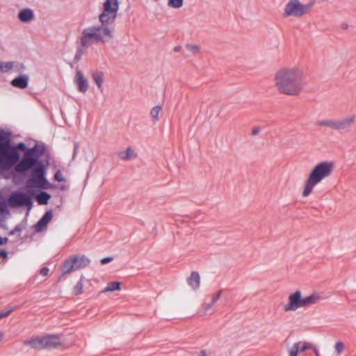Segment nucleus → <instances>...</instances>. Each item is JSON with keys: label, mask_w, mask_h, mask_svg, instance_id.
I'll return each instance as SVG.
<instances>
[{"label": "nucleus", "mask_w": 356, "mask_h": 356, "mask_svg": "<svg viewBox=\"0 0 356 356\" xmlns=\"http://www.w3.org/2000/svg\"><path fill=\"white\" fill-rule=\"evenodd\" d=\"M277 92L289 96L299 95L306 85L303 72L298 67H282L274 76Z\"/></svg>", "instance_id": "f257e3e1"}, {"label": "nucleus", "mask_w": 356, "mask_h": 356, "mask_svg": "<svg viewBox=\"0 0 356 356\" xmlns=\"http://www.w3.org/2000/svg\"><path fill=\"white\" fill-rule=\"evenodd\" d=\"M116 16L103 11L99 16L100 25H94L84 29L80 38V44L83 49L92 44L106 43L113 37L114 28L109 26L113 23Z\"/></svg>", "instance_id": "f03ea898"}, {"label": "nucleus", "mask_w": 356, "mask_h": 356, "mask_svg": "<svg viewBox=\"0 0 356 356\" xmlns=\"http://www.w3.org/2000/svg\"><path fill=\"white\" fill-rule=\"evenodd\" d=\"M11 148H14L17 152L18 150L25 151L21 161H18L15 164V171L20 173L25 172L33 168L38 163V159L44 154L45 151L43 145H35L31 148H26L24 143H19L16 146H11Z\"/></svg>", "instance_id": "7ed1b4c3"}, {"label": "nucleus", "mask_w": 356, "mask_h": 356, "mask_svg": "<svg viewBox=\"0 0 356 356\" xmlns=\"http://www.w3.org/2000/svg\"><path fill=\"white\" fill-rule=\"evenodd\" d=\"M333 170L334 163L331 161H323L316 164L305 181L302 196H309L316 185L332 175Z\"/></svg>", "instance_id": "20e7f679"}, {"label": "nucleus", "mask_w": 356, "mask_h": 356, "mask_svg": "<svg viewBox=\"0 0 356 356\" xmlns=\"http://www.w3.org/2000/svg\"><path fill=\"white\" fill-rule=\"evenodd\" d=\"M9 136L5 131H0V169L4 170H10L20 158L19 153L11 148Z\"/></svg>", "instance_id": "39448f33"}, {"label": "nucleus", "mask_w": 356, "mask_h": 356, "mask_svg": "<svg viewBox=\"0 0 356 356\" xmlns=\"http://www.w3.org/2000/svg\"><path fill=\"white\" fill-rule=\"evenodd\" d=\"M31 169V179L27 181V186L42 189L50 188V184L45 177V168L42 162L38 163Z\"/></svg>", "instance_id": "423d86ee"}, {"label": "nucleus", "mask_w": 356, "mask_h": 356, "mask_svg": "<svg viewBox=\"0 0 356 356\" xmlns=\"http://www.w3.org/2000/svg\"><path fill=\"white\" fill-rule=\"evenodd\" d=\"M355 115H352L341 119H326L317 122L321 127H327L333 130H348L355 122Z\"/></svg>", "instance_id": "0eeeda50"}, {"label": "nucleus", "mask_w": 356, "mask_h": 356, "mask_svg": "<svg viewBox=\"0 0 356 356\" xmlns=\"http://www.w3.org/2000/svg\"><path fill=\"white\" fill-rule=\"evenodd\" d=\"M314 3L302 4L299 0H290L284 8V14L286 16L301 17L310 10Z\"/></svg>", "instance_id": "6e6552de"}, {"label": "nucleus", "mask_w": 356, "mask_h": 356, "mask_svg": "<svg viewBox=\"0 0 356 356\" xmlns=\"http://www.w3.org/2000/svg\"><path fill=\"white\" fill-rule=\"evenodd\" d=\"M8 204L11 207H19L22 206H32L31 197L26 193L15 192L8 199Z\"/></svg>", "instance_id": "1a4fd4ad"}, {"label": "nucleus", "mask_w": 356, "mask_h": 356, "mask_svg": "<svg viewBox=\"0 0 356 356\" xmlns=\"http://www.w3.org/2000/svg\"><path fill=\"white\" fill-rule=\"evenodd\" d=\"M300 307H303L302 293L300 291H296L289 296V302L284 306V309L285 312L296 311Z\"/></svg>", "instance_id": "9d476101"}, {"label": "nucleus", "mask_w": 356, "mask_h": 356, "mask_svg": "<svg viewBox=\"0 0 356 356\" xmlns=\"http://www.w3.org/2000/svg\"><path fill=\"white\" fill-rule=\"evenodd\" d=\"M74 82L77 86V88L79 92L85 93L88 90V79L84 76L83 74L80 70H77L76 72Z\"/></svg>", "instance_id": "9b49d317"}, {"label": "nucleus", "mask_w": 356, "mask_h": 356, "mask_svg": "<svg viewBox=\"0 0 356 356\" xmlns=\"http://www.w3.org/2000/svg\"><path fill=\"white\" fill-rule=\"evenodd\" d=\"M23 343L34 349H46L43 336L31 337L30 339L24 340Z\"/></svg>", "instance_id": "f8f14e48"}, {"label": "nucleus", "mask_w": 356, "mask_h": 356, "mask_svg": "<svg viewBox=\"0 0 356 356\" xmlns=\"http://www.w3.org/2000/svg\"><path fill=\"white\" fill-rule=\"evenodd\" d=\"M46 349H54L60 346V339L57 334H46L43 336Z\"/></svg>", "instance_id": "ddd939ff"}, {"label": "nucleus", "mask_w": 356, "mask_h": 356, "mask_svg": "<svg viewBox=\"0 0 356 356\" xmlns=\"http://www.w3.org/2000/svg\"><path fill=\"white\" fill-rule=\"evenodd\" d=\"M53 217L51 210L47 211L44 216L39 220L35 225V229L37 232H42L46 229L48 223L51 221Z\"/></svg>", "instance_id": "4468645a"}, {"label": "nucleus", "mask_w": 356, "mask_h": 356, "mask_svg": "<svg viewBox=\"0 0 356 356\" xmlns=\"http://www.w3.org/2000/svg\"><path fill=\"white\" fill-rule=\"evenodd\" d=\"M74 259L72 256H70L65 259L61 266V275L63 276L66 274L76 271V268L75 266Z\"/></svg>", "instance_id": "2eb2a0df"}, {"label": "nucleus", "mask_w": 356, "mask_h": 356, "mask_svg": "<svg viewBox=\"0 0 356 356\" xmlns=\"http://www.w3.org/2000/svg\"><path fill=\"white\" fill-rule=\"evenodd\" d=\"M311 345L308 343H302L301 341H298L294 343L292 348L289 350V356H297L298 353L300 352H305L307 350L310 348Z\"/></svg>", "instance_id": "dca6fc26"}, {"label": "nucleus", "mask_w": 356, "mask_h": 356, "mask_svg": "<svg viewBox=\"0 0 356 356\" xmlns=\"http://www.w3.org/2000/svg\"><path fill=\"white\" fill-rule=\"evenodd\" d=\"M104 10L106 13H110L113 16H116L119 8L118 0H106L104 3Z\"/></svg>", "instance_id": "f3484780"}, {"label": "nucleus", "mask_w": 356, "mask_h": 356, "mask_svg": "<svg viewBox=\"0 0 356 356\" xmlns=\"http://www.w3.org/2000/svg\"><path fill=\"white\" fill-rule=\"evenodd\" d=\"M76 270L88 266L90 260L85 255H72Z\"/></svg>", "instance_id": "a211bd4d"}, {"label": "nucleus", "mask_w": 356, "mask_h": 356, "mask_svg": "<svg viewBox=\"0 0 356 356\" xmlns=\"http://www.w3.org/2000/svg\"><path fill=\"white\" fill-rule=\"evenodd\" d=\"M321 300V296L314 293L308 296L302 298L303 307H307L314 304L318 303Z\"/></svg>", "instance_id": "6ab92c4d"}, {"label": "nucleus", "mask_w": 356, "mask_h": 356, "mask_svg": "<svg viewBox=\"0 0 356 356\" xmlns=\"http://www.w3.org/2000/svg\"><path fill=\"white\" fill-rule=\"evenodd\" d=\"M29 82V76L26 75H21L11 81L13 86L24 89L27 87Z\"/></svg>", "instance_id": "aec40b11"}, {"label": "nucleus", "mask_w": 356, "mask_h": 356, "mask_svg": "<svg viewBox=\"0 0 356 356\" xmlns=\"http://www.w3.org/2000/svg\"><path fill=\"white\" fill-rule=\"evenodd\" d=\"M187 283L194 290L199 289L200 284V277L197 271L191 273L190 277L187 279Z\"/></svg>", "instance_id": "412c9836"}, {"label": "nucleus", "mask_w": 356, "mask_h": 356, "mask_svg": "<svg viewBox=\"0 0 356 356\" xmlns=\"http://www.w3.org/2000/svg\"><path fill=\"white\" fill-rule=\"evenodd\" d=\"M18 18L22 22H28L34 18V14L29 8L23 9L19 13Z\"/></svg>", "instance_id": "4be33fe9"}, {"label": "nucleus", "mask_w": 356, "mask_h": 356, "mask_svg": "<svg viewBox=\"0 0 356 356\" xmlns=\"http://www.w3.org/2000/svg\"><path fill=\"white\" fill-rule=\"evenodd\" d=\"M92 78L93 81H95V83H96L98 88L101 91H102V90H103L102 84H103L104 78V73L100 71L94 72L92 74Z\"/></svg>", "instance_id": "5701e85b"}, {"label": "nucleus", "mask_w": 356, "mask_h": 356, "mask_svg": "<svg viewBox=\"0 0 356 356\" xmlns=\"http://www.w3.org/2000/svg\"><path fill=\"white\" fill-rule=\"evenodd\" d=\"M118 156L122 160L128 161L135 159L137 156V154L134 152V150L131 147H128L125 151H122L119 152Z\"/></svg>", "instance_id": "b1692460"}, {"label": "nucleus", "mask_w": 356, "mask_h": 356, "mask_svg": "<svg viewBox=\"0 0 356 356\" xmlns=\"http://www.w3.org/2000/svg\"><path fill=\"white\" fill-rule=\"evenodd\" d=\"M50 198L51 195L47 192H41L36 196L38 204L41 205L47 204Z\"/></svg>", "instance_id": "393cba45"}, {"label": "nucleus", "mask_w": 356, "mask_h": 356, "mask_svg": "<svg viewBox=\"0 0 356 356\" xmlns=\"http://www.w3.org/2000/svg\"><path fill=\"white\" fill-rule=\"evenodd\" d=\"M345 350V344L341 341H338L334 345V356H340Z\"/></svg>", "instance_id": "a878e982"}, {"label": "nucleus", "mask_w": 356, "mask_h": 356, "mask_svg": "<svg viewBox=\"0 0 356 356\" xmlns=\"http://www.w3.org/2000/svg\"><path fill=\"white\" fill-rule=\"evenodd\" d=\"M120 282H109L106 287L104 289L103 292H108V291H114L116 290L120 289Z\"/></svg>", "instance_id": "bb28decb"}, {"label": "nucleus", "mask_w": 356, "mask_h": 356, "mask_svg": "<svg viewBox=\"0 0 356 356\" xmlns=\"http://www.w3.org/2000/svg\"><path fill=\"white\" fill-rule=\"evenodd\" d=\"M15 62H1L0 63V71L7 72L14 67Z\"/></svg>", "instance_id": "cd10ccee"}, {"label": "nucleus", "mask_w": 356, "mask_h": 356, "mask_svg": "<svg viewBox=\"0 0 356 356\" xmlns=\"http://www.w3.org/2000/svg\"><path fill=\"white\" fill-rule=\"evenodd\" d=\"M161 111V106H156L151 109L150 115L154 121H158L159 120V115Z\"/></svg>", "instance_id": "c85d7f7f"}, {"label": "nucleus", "mask_w": 356, "mask_h": 356, "mask_svg": "<svg viewBox=\"0 0 356 356\" xmlns=\"http://www.w3.org/2000/svg\"><path fill=\"white\" fill-rule=\"evenodd\" d=\"M185 47L193 55L197 54L201 50L200 46L193 44H187Z\"/></svg>", "instance_id": "c756f323"}, {"label": "nucleus", "mask_w": 356, "mask_h": 356, "mask_svg": "<svg viewBox=\"0 0 356 356\" xmlns=\"http://www.w3.org/2000/svg\"><path fill=\"white\" fill-rule=\"evenodd\" d=\"M184 4V0H168V6L172 8H180Z\"/></svg>", "instance_id": "7c9ffc66"}, {"label": "nucleus", "mask_w": 356, "mask_h": 356, "mask_svg": "<svg viewBox=\"0 0 356 356\" xmlns=\"http://www.w3.org/2000/svg\"><path fill=\"white\" fill-rule=\"evenodd\" d=\"M83 277H81L80 280L76 283L74 287V295H80L83 293V284L82 280Z\"/></svg>", "instance_id": "2f4dec72"}, {"label": "nucleus", "mask_w": 356, "mask_h": 356, "mask_svg": "<svg viewBox=\"0 0 356 356\" xmlns=\"http://www.w3.org/2000/svg\"><path fill=\"white\" fill-rule=\"evenodd\" d=\"M221 293H222V290H219L218 291L216 292V293L213 294L212 296L211 302L215 304L220 298Z\"/></svg>", "instance_id": "473e14b6"}, {"label": "nucleus", "mask_w": 356, "mask_h": 356, "mask_svg": "<svg viewBox=\"0 0 356 356\" xmlns=\"http://www.w3.org/2000/svg\"><path fill=\"white\" fill-rule=\"evenodd\" d=\"M54 179H55V180H56L57 181H59V182L64 181V178L61 174L60 170H58L56 172V173L54 175Z\"/></svg>", "instance_id": "72a5a7b5"}, {"label": "nucleus", "mask_w": 356, "mask_h": 356, "mask_svg": "<svg viewBox=\"0 0 356 356\" xmlns=\"http://www.w3.org/2000/svg\"><path fill=\"white\" fill-rule=\"evenodd\" d=\"M15 70L18 72L23 71L25 70V66L23 63H19L15 62V65H14Z\"/></svg>", "instance_id": "f704fd0d"}, {"label": "nucleus", "mask_w": 356, "mask_h": 356, "mask_svg": "<svg viewBox=\"0 0 356 356\" xmlns=\"http://www.w3.org/2000/svg\"><path fill=\"white\" fill-rule=\"evenodd\" d=\"M13 311V309H10L6 312H0V320L8 316L12 313Z\"/></svg>", "instance_id": "c9c22d12"}, {"label": "nucleus", "mask_w": 356, "mask_h": 356, "mask_svg": "<svg viewBox=\"0 0 356 356\" xmlns=\"http://www.w3.org/2000/svg\"><path fill=\"white\" fill-rule=\"evenodd\" d=\"M260 127H254L252 130V132H251V135L252 136H257L259 132H260Z\"/></svg>", "instance_id": "e433bc0d"}, {"label": "nucleus", "mask_w": 356, "mask_h": 356, "mask_svg": "<svg viewBox=\"0 0 356 356\" xmlns=\"http://www.w3.org/2000/svg\"><path fill=\"white\" fill-rule=\"evenodd\" d=\"M22 230V227L21 225H17L13 230L10 232V234H14L17 232L20 233Z\"/></svg>", "instance_id": "4c0bfd02"}, {"label": "nucleus", "mask_w": 356, "mask_h": 356, "mask_svg": "<svg viewBox=\"0 0 356 356\" xmlns=\"http://www.w3.org/2000/svg\"><path fill=\"white\" fill-rule=\"evenodd\" d=\"M113 258L111 257H105L101 260V263H102V264H106L111 262V261H113Z\"/></svg>", "instance_id": "58836bf2"}, {"label": "nucleus", "mask_w": 356, "mask_h": 356, "mask_svg": "<svg viewBox=\"0 0 356 356\" xmlns=\"http://www.w3.org/2000/svg\"><path fill=\"white\" fill-rule=\"evenodd\" d=\"M49 273V268L47 267H43L40 270V274L43 276H46Z\"/></svg>", "instance_id": "ea45409f"}, {"label": "nucleus", "mask_w": 356, "mask_h": 356, "mask_svg": "<svg viewBox=\"0 0 356 356\" xmlns=\"http://www.w3.org/2000/svg\"><path fill=\"white\" fill-rule=\"evenodd\" d=\"M79 145L77 143H74V152H73V156H74L77 152H78V150H79Z\"/></svg>", "instance_id": "a19ab883"}, {"label": "nucleus", "mask_w": 356, "mask_h": 356, "mask_svg": "<svg viewBox=\"0 0 356 356\" xmlns=\"http://www.w3.org/2000/svg\"><path fill=\"white\" fill-rule=\"evenodd\" d=\"M213 305L214 304L211 302L209 304H204L203 306L204 310V311L209 310V309H211L213 307Z\"/></svg>", "instance_id": "79ce46f5"}, {"label": "nucleus", "mask_w": 356, "mask_h": 356, "mask_svg": "<svg viewBox=\"0 0 356 356\" xmlns=\"http://www.w3.org/2000/svg\"><path fill=\"white\" fill-rule=\"evenodd\" d=\"M8 241V238H2L1 236H0V245H2L5 243H6Z\"/></svg>", "instance_id": "37998d69"}, {"label": "nucleus", "mask_w": 356, "mask_h": 356, "mask_svg": "<svg viewBox=\"0 0 356 356\" xmlns=\"http://www.w3.org/2000/svg\"><path fill=\"white\" fill-rule=\"evenodd\" d=\"M0 256L3 257V258H6L8 256V252L3 250L0 251Z\"/></svg>", "instance_id": "c03bdc74"}, {"label": "nucleus", "mask_w": 356, "mask_h": 356, "mask_svg": "<svg viewBox=\"0 0 356 356\" xmlns=\"http://www.w3.org/2000/svg\"><path fill=\"white\" fill-rule=\"evenodd\" d=\"M198 356H207L206 350H202Z\"/></svg>", "instance_id": "a18cd8bd"}, {"label": "nucleus", "mask_w": 356, "mask_h": 356, "mask_svg": "<svg viewBox=\"0 0 356 356\" xmlns=\"http://www.w3.org/2000/svg\"><path fill=\"white\" fill-rule=\"evenodd\" d=\"M5 208H6L5 203L0 202V211H3Z\"/></svg>", "instance_id": "49530a36"}, {"label": "nucleus", "mask_w": 356, "mask_h": 356, "mask_svg": "<svg viewBox=\"0 0 356 356\" xmlns=\"http://www.w3.org/2000/svg\"><path fill=\"white\" fill-rule=\"evenodd\" d=\"M181 48V47L180 46H176L174 47L173 50L174 51L177 52L180 51Z\"/></svg>", "instance_id": "de8ad7c7"}, {"label": "nucleus", "mask_w": 356, "mask_h": 356, "mask_svg": "<svg viewBox=\"0 0 356 356\" xmlns=\"http://www.w3.org/2000/svg\"><path fill=\"white\" fill-rule=\"evenodd\" d=\"M314 352L315 353V356H320V353L316 348H314Z\"/></svg>", "instance_id": "09e8293b"}, {"label": "nucleus", "mask_w": 356, "mask_h": 356, "mask_svg": "<svg viewBox=\"0 0 356 356\" xmlns=\"http://www.w3.org/2000/svg\"><path fill=\"white\" fill-rule=\"evenodd\" d=\"M347 27H348V25H346V24H343V25L342 26V28H343V29H347Z\"/></svg>", "instance_id": "8fccbe9b"}, {"label": "nucleus", "mask_w": 356, "mask_h": 356, "mask_svg": "<svg viewBox=\"0 0 356 356\" xmlns=\"http://www.w3.org/2000/svg\"><path fill=\"white\" fill-rule=\"evenodd\" d=\"M3 334L0 332V340L2 339Z\"/></svg>", "instance_id": "3c124183"}]
</instances>
